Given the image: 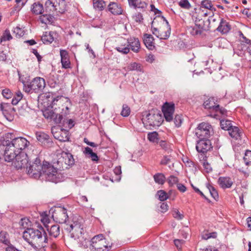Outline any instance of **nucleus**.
Listing matches in <instances>:
<instances>
[{"mask_svg":"<svg viewBox=\"0 0 251 251\" xmlns=\"http://www.w3.org/2000/svg\"><path fill=\"white\" fill-rule=\"evenodd\" d=\"M45 165L46 164H42L40 159L36 158L35 161L29 165L28 168L26 167L27 173L30 176L36 179L39 178L42 176Z\"/></svg>","mask_w":251,"mask_h":251,"instance_id":"5","label":"nucleus"},{"mask_svg":"<svg viewBox=\"0 0 251 251\" xmlns=\"http://www.w3.org/2000/svg\"><path fill=\"white\" fill-rule=\"evenodd\" d=\"M10 109V107L7 103H0V111L4 114L5 112Z\"/></svg>","mask_w":251,"mask_h":251,"instance_id":"60","label":"nucleus"},{"mask_svg":"<svg viewBox=\"0 0 251 251\" xmlns=\"http://www.w3.org/2000/svg\"><path fill=\"white\" fill-rule=\"evenodd\" d=\"M52 217L53 220L60 224L66 223L68 218L67 209L64 207H56L53 212Z\"/></svg>","mask_w":251,"mask_h":251,"instance_id":"10","label":"nucleus"},{"mask_svg":"<svg viewBox=\"0 0 251 251\" xmlns=\"http://www.w3.org/2000/svg\"><path fill=\"white\" fill-rule=\"evenodd\" d=\"M215 101V99L214 98H210L204 102L203 105L205 108L213 109L215 111H217V108H219V104H217Z\"/></svg>","mask_w":251,"mask_h":251,"instance_id":"25","label":"nucleus"},{"mask_svg":"<svg viewBox=\"0 0 251 251\" xmlns=\"http://www.w3.org/2000/svg\"><path fill=\"white\" fill-rule=\"evenodd\" d=\"M160 207L162 213L166 212L169 208V206L166 202H160Z\"/></svg>","mask_w":251,"mask_h":251,"instance_id":"64","label":"nucleus"},{"mask_svg":"<svg viewBox=\"0 0 251 251\" xmlns=\"http://www.w3.org/2000/svg\"><path fill=\"white\" fill-rule=\"evenodd\" d=\"M20 226L23 228H29L28 227L30 226L31 223L29 219L26 218H22L19 222Z\"/></svg>","mask_w":251,"mask_h":251,"instance_id":"42","label":"nucleus"},{"mask_svg":"<svg viewBox=\"0 0 251 251\" xmlns=\"http://www.w3.org/2000/svg\"><path fill=\"white\" fill-rule=\"evenodd\" d=\"M116 50L119 52L126 54L129 52L130 48L128 47L127 45L126 47L121 45L119 47H116Z\"/></svg>","mask_w":251,"mask_h":251,"instance_id":"49","label":"nucleus"},{"mask_svg":"<svg viewBox=\"0 0 251 251\" xmlns=\"http://www.w3.org/2000/svg\"><path fill=\"white\" fill-rule=\"evenodd\" d=\"M45 9L46 12L50 13L51 12L57 11L59 13L64 12V6H58V3H56L55 0H47L45 3Z\"/></svg>","mask_w":251,"mask_h":251,"instance_id":"12","label":"nucleus"},{"mask_svg":"<svg viewBox=\"0 0 251 251\" xmlns=\"http://www.w3.org/2000/svg\"><path fill=\"white\" fill-rule=\"evenodd\" d=\"M128 69L130 71H138L139 72H141L142 71V66L138 63L134 62L132 63H131L128 66Z\"/></svg>","mask_w":251,"mask_h":251,"instance_id":"45","label":"nucleus"},{"mask_svg":"<svg viewBox=\"0 0 251 251\" xmlns=\"http://www.w3.org/2000/svg\"><path fill=\"white\" fill-rule=\"evenodd\" d=\"M178 179L177 177L174 176H170L168 179L169 183L172 185L177 183L178 182Z\"/></svg>","mask_w":251,"mask_h":251,"instance_id":"61","label":"nucleus"},{"mask_svg":"<svg viewBox=\"0 0 251 251\" xmlns=\"http://www.w3.org/2000/svg\"><path fill=\"white\" fill-rule=\"evenodd\" d=\"M133 18L135 21L139 23H141L143 21V17L142 14L138 12L136 13L133 16Z\"/></svg>","mask_w":251,"mask_h":251,"instance_id":"58","label":"nucleus"},{"mask_svg":"<svg viewBox=\"0 0 251 251\" xmlns=\"http://www.w3.org/2000/svg\"><path fill=\"white\" fill-rule=\"evenodd\" d=\"M30 144V142L24 137L14 138L12 140H6L3 142L5 147L3 156L7 162H11L14 160L15 153L23 152Z\"/></svg>","mask_w":251,"mask_h":251,"instance_id":"1","label":"nucleus"},{"mask_svg":"<svg viewBox=\"0 0 251 251\" xmlns=\"http://www.w3.org/2000/svg\"><path fill=\"white\" fill-rule=\"evenodd\" d=\"M60 55L62 68L66 69L71 68V62L68 51L65 50H60Z\"/></svg>","mask_w":251,"mask_h":251,"instance_id":"18","label":"nucleus"},{"mask_svg":"<svg viewBox=\"0 0 251 251\" xmlns=\"http://www.w3.org/2000/svg\"><path fill=\"white\" fill-rule=\"evenodd\" d=\"M58 176L59 174L57 173L56 169L46 162L42 176L48 181L57 183L60 181Z\"/></svg>","mask_w":251,"mask_h":251,"instance_id":"6","label":"nucleus"},{"mask_svg":"<svg viewBox=\"0 0 251 251\" xmlns=\"http://www.w3.org/2000/svg\"><path fill=\"white\" fill-rule=\"evenodd\" d=\"M130 108L126 104H124L121 113V115L123 117H127L130 114Z\"/></svg>","mask_w":251,"mask_h":251,"instance_id":"51","label":"nucleus"},{"mask_svg":"<svg viewBox=\"0 0 251 251\" xmlns=\"http://www.w3.org/2000/svg\"><path fill=\"white\" fill-rule=\"evenodd\" d=\"M146 118L147 122L151 126H159L163 122V119L161 114L157 112L156 113H149L147 115Z\"/></svg>","mask_w":251,"mask_h":251,"instance_id":"11","label":"nucleus"},{"mask_svg":"<svg viewBox=\"0 0 251 251\" xmlns=\"http://www.w3.org/2000/svg\"><path fill=\"white\" fill-rule=\"evenodd\" d=\"M221 128L224 130H229L233 126L231 121L228 120L223 119L220 122Z\"/></svg>","mask_w":251,"mask_h":251,"instance_id":"38","label":"nucleus"},{"mask_svg":"<svg viewBox=\"0 0 251 251\" xmlns=\"http://www.w3.org/2000/svg\"><path fill=\"white\" fill-rule=\"evenodd\" d=\"M244 161L247 165L251 164V151H247L243 158Z\"/></svg>","mask_w":251,"mask_h":251,"instance_id":"48","label":"nucleus"},{"mask_svg":"<svg viewBox=\"0 0 251 251\" xmlns=\"http://www.w3.org/2000/svg\"><path fill=\"white\" fill-rule=\"evenodd\" d=\"M153 177L156 183L159 184H163L165 182V177L163 174L157 173L153 176Z\"/></svg>","mask_w":251,"mask_h":251,"instance_id":"39","label":"nucleus"},{"mask_svg":"<svg viewBox=\"0 0 251 251\" xmlns=\"http://www.w3.org/2000/svg\"><path fill=\"white\" fill-rule=\"evenodd\" d=\"M196 148L199 152H206L212 148L211 142L208 138L200 139L197 142Z\"/></svg>","mask_w":251,"mask_h":251,"instance_id":"13","label":"nucleus"},{"mask_svg":"<svg viewBox=\"0 0 251 251\" xmlns=\"http://www.w3.org/2000/svg\"><path fill=\"white\" fill-rule=\"evenodd\" d=\"M108 10L113 15H121L122 14L123 9L121 6L117 3L110 2L108 5Z\"/></svg>","mask_w":251,"mask_h":251,"instance_id":"22","label":"nucleus"},{"mask_svg":"<svg viewBox=\"0 0 251 251\" xmlns=\"http://www.w3.org/2000/svg\"><path fill=\"white\" fill-rule=\"evenodd\" d=\"M83 152L88 158H91L93 161H97L99 160L97 154L93 152L92 150L89 147H86Z\"/></svg>","mask_w":251,"mask_h":251,"instance_id":"30","label":"nucleus"},{"mask_svg":"<svg viewBox=\"0 0 251 251\" xmlns=\"http://www.w3.org/2000/svg\"><path fill=\"white\" fill-rule=\"evenodd\" d=\"M23 238L35 249L46 247L48 241L46 231L41 226H38L37 229L32 228L25 230Z\"/></svg>","mask_w":251,"mask_h":251,"instance_id":"2","label":"nucleus"},{"mask_svg":"<svg viewBox=\"0 0 251 251\" xmlns=\"http://www.w3.org/2000/svg\"><path fill=\"white\" fill-rule=\"evenodd\" d=\"M193 16L195 18V24H197L198 22L201 21L203 26H205L204 20L202 19V17H203V16H200L199 14L196 13V15H194Z\"/></svg>","mask_w":251,"mask_h":251,"instance_id":"62","label":"nucleus"},{"mask_svg":"<svg viewBox=\"0 0 251 251\" xmlns=\"http://www.w3.org/2000/svg\"><path fill=\"white\" fill-rule=\"evenodd\" d=\"M67 229L71 232L72 236L75 239H78L81 236L83 232V224L80 225H77L75 226H72L68 227H67Z\"/></svg>","mask_w":251,"mask_h":251,"instance_id":"19","label":"nucleus"},{"mask_svg":"<svg viewBox=\"0 0 251 251\" xmlns=\"http://www.w3.org/2000/svg\"><path fill=\"white\" fill-rule=\"evenodd\" d=\"M213 11L207 10L206 11L204 9L201 8H200L198 10L197 12H196V14H199L200 16H203L204 17H207L208 16H212L213 15Z\"/></svg>","mask_w":251,"mask_h":251,"instance_id":"43","label":"nucleus"},{"mask_svg":"<svg viewBox=\"0 0 251 251\" xmlns=\"http://www.w3.org/2000/svg\"><path fill=\"white\" fill-rule=\"evenodd\" d=\"M206 30V26H203L201 21L195 24L194 26H190L187 28L188 32L194 36L200 35L203 30Z\"/></svg>","mask_w":251,"mask_h":251,"instance_id":"17","label":"nucleus"},{"mask_svg":"<svg viewBox=\"0 0 251 251\" xmlns=\"http://www.w3.org/2000/svg\"><path fill=\"white\" fill-rule=\"evenodd\" d=\"M200 8L206 9L207 10H214L215 8L213 7L211 1L209 0H203L201 2V7Z\"/></svg>","mask_w":251,"mask_h":251,"instance_id":"34","label":"nucleus"},{"mask_svg":"<svg viewBox=\"0 0 251 251\" xmlns=\"http://www.w3.org/2000/svg\"><path fill=\"white\" fill-rule=\"evenodd\" d=\"M20 80L23 84V88L26 93H30L33 91L35 93L42 91L46 86L45 80L43 78L37 77L33 79L31 81L28 82L24 80L20 76Z\"/></svg>","mask_w":251,"mask_h":251,"instance_id":"3","label":"nucleus"},{"mask_svg":"<svg viewBox=\"0 0 251 251\" xmlns=\"http://www.w3.org/2000/svg\"><path fill=\"white\" fill-rule=\"evenodd\" d=\"M56 163L57 167L59 169L65 170L69 169L75 164V160L71 153L63 151L57 155Z\"/></svg>","mask_w":251,"mask_h":251,"instance_id":"4","label":"nucleus"},{"mask_svg":"<svg viewBox=\"0 0 251 251\" xmlns=\"http://www.w3.org/2000/svg\"><path fill=\"white\" fill-rule=\"evenodd\" d=\"M182 118L180 115H176L174 119V123L176 126L179 127L182 123Z\"/></svg>","mask_w":251,"mask_h":251,"instance_id":"59","label":"nucleus"},{"mask_svg":"<svg viewBox=\"0 0 251 251\" xmlns=\"http://www.w3.org/2000/svg\"><path fill=\"white\" fill-rule=\"evenodd\" d=\"M171 193L172 191H170L169 193L167 194L165 191L161 190L157 191V195L160 201H164L169 198L168 195H171Z\"/></svg>","mask_w":251,"mask_h":251,"instance_id":"37","label":"nucleus"},{"mask_svg":"<svg viewBox=\"0 0 251 251\" xmlns=\"http://www.w3.org/2000/svg\"><path fill=\"white\" fill-rule=\"evenodd\" d=\"M53 33L50 32L46 33L42 37V40L44 44H50L54 40Z\"/></svg>","mask_w":251,"mask_h":251,"instance_id":"33","label":"nucleus"},{"mask_svg":"<svg viewBox=\"0 0 251 251\" xmlns=\"http://www.w3.org/2000/svg\"><path fill=\"white\" fill-rule=\"evenodd\" d=\"M94 8L99 11H102L106 5L105 2L103 0H93Z\"/></svg>","mask_w":251,"mask_h":251,"instance_id":"32","label":"nucleus"},{"mask_svg":"<svg viewBox=\"0 0 251 251\" xmlns=\"http://www.w3.org/2000/svg\"><path fill=\"white\" fill-rule=\"evenodd\" d=\"M148 139L150 142H151L153 143H158L159 142V139L158 138V134L156 131L149 132L148 134Z\"/></svg>","mask_w":251,"mask_h":251,"instance_id":"35","label":"nucleus"},{"mask_svg":"<svg viewBox=\"0 0 251 251\" xmlns=\"http://www.w3.org/2000/svg\"><path fill=\"white\" fill-rule=\"evenodd\" d=\"M83 220L81 218L74 217L72 220V223L69 225L70 227L75 226H76L80 225L82 224Z\"/></svg>","mask_w":251,"mask_h":251,"instance_id":"52","label":"nucleus"},{"mask_svg":"<svg viewBox=\"0 0 251 251\" xmlns=\"http://www.w3.org/2000/svg\"><path fill=\"white\" fill-rule=\"evenodd\" d=\"M174 111V104H170L168 102H166L162 107V112L163 113L164 118L167 122L172 121Z\"/></svg>","mask_w":251,"mask_h":251,"instance_id":"14","label":"nucleus"},{"mask_svg":"<svg viewBox=\"0 0 251 251\" xmlns=\"http://www.w3.org/2000/svg\"><path fill=\"white\" fill-rule=\"evenodd\" d=\"M128 47L135 52H138L140 49V43L138 38H130L128 40Z\"/></svg>","mask_w":251,"mask_h":251,"instance_id":"23","label":"nucleus"},{"mask_svg":"<svg viewBox=\"0 0 251 251\" xmlns=\"http://www.w3.org/2000/svg\"><path fill=\"white\" fill-rule=\"evenodd\" d=\"M128 2L130 7L141 9L143 11H145L148 5L145 0H128Z\"/></svg>","mask_w":251,"mask_h":251,"instance_id":"20","label":"nucleus"},{"mask_svg":"<svg viewBox=\"0 0 251 251\" xmlns=\"http://www.w3.org/2000/svg\"><path fill=\"white\" fill-rule=\"evenodd\" d=\"M46 227L51 237L56 238L60 234V227L58 225H53L50 227L46 226Z\"/></svg>","mask_w":251,"mask_h":251,"instance_id":"27","label":"nucleus"},{"mask_svg":"<svg viewBox=\"0 0 251 251\" xmlns=\"http://www.w3.org/2000/svg\"><path fill=\"white\" fill-rule=\"evenodd\" d=\"M23 95L20 91H18L12 100V104L16 105L23 98Z\"/></svg>","mask_w":251,"mask_h":251,"instance_id":"40","label":"nucleus"},{"mask_svg":"<svg viewBox=\"0 0 251 251\" xmlns=\"http://www.w3.org/2000/svg\"><path fill=\"white\" fill-rule=\"evenodd\" d=\"M207 187L211 196L216 200L218 199L219 198V195L215 188L210 184H208Z\"/></svg>","mask_w":251,"mask_h":251,"instance_id":"47","label":"nucleus"},{"mask_svg":"<svg viewBox=\"0 0 251 251\" xmlns=\"http://www.w3.org/2000/svg\"><path fill=\"white\" fill-rule=\"evenodd\" d=\"M13 163L14 166L18 169L27 167L28 158L25 152H19L15 153Z\"/></svg>","mask_w":251,"mask_h":251,"instance_id":"9","label":"nucleus"},{"mask_svg":"<svg viewBox=\"0 0 251 251\" xmlns=\"http://www.w3.org/2000/svg\"><path fill=\"white\" fill-rule=\"evenodd\" d=\"M162 19L165 23L163 26L160 27L159 39L166 40L170 37L171 34V26L169 24V22L164 17L162 16Z\"/></svg>","mask_w":251,"mask_h":251,"instance_id":"15","label":"nucleus"},{"mask_svg":"<svg viewBox=\"0 0 251 251\" xmlns=\"http://www.w3.org/2000/svg\"><path fill=\"white\" fill-rule=\"evenodd\" d=\"M91 250L93 251H108L105 239L102 234L95 236L90 241Z\"/></svg>","mask_w":251,"mask_h":251,"instance_id":"7","label":"nucleus"},{"mask_svg":"<svg viewBox=\"0 0 251 251\" xmlns=\"http://www.w3.org/2000/svg\"><path fill=\"white\" fill-rule=\"evenodd\" d=\"M218 184L223 189L229 188L233 184V181L229 177L221 176L218 180Z\"/></svg>","mask_w":251,"mask_h":251,"instance_id":"21","label":"nucleus"},{"mask_svg":"<svg viewBox=\"0 0 251 251\" xmlns=\"http://www.w3.org/2000/svg\"><path fill=\"white\" fill-rule=\"evenodd\" d=\"M154 39L151 35L145 34L144 35V43L146 47L151 50H152L155 46L153 42Z\"/></svg>","mask_w":251,"mask_h":251,"instance_id":"24","label":"nucleus"},{"mask_svg":"<svg viewBox=\"0 0 251 251\" xmlns=\"http://www.w3.org/2000/svg\"><path fill=\"white\" fill-rule=\"evenodd\" d=\"M12 39V36L10 33V31L8 30H6L0 39V41L2 42V41H5L10 40Z\"/></svg>","mask_w":251,"mask_h":251,"instance_id":"54","label":"nucleus"},{"mask_svg":"<svg viewBox=\"0 0 251 251\" xmlns=\"http://www.w3.org/2000/svg\"><path fill=\"white\" fill-rule=\"evenodd\" d=\"M213 11L207 10L206 11L204 9L201 8H200L198 10L197 12H196V14H199L200 16H203L204 17H207L208 16H212L213 15Z\"/></svg>","mask_w":251,"mask_h":251,"instance_id":"44","label":"nucleus"},{"mask_svg":"<svg viewBox=\"0 0 251 251\" xmlns=\"http://www.w3.org/2000/svg\"><path fill=\"white\" fill-rule=\"evenodd\" d=\"M182 160L186 166L189 167H193L194 166V162L190 160L187 157H183Z\"/></svg>","mask_w":251,"mask_h":251,"instance_id":"56","label":"nucleus"},{"mask_svg":"<svg viewBox=\"0 0 251 251\" xmlns=\"http://www.w3.org/2000/svg\"><path fill=\"white\" fill-rule=\"evenodd\" d=\"M13 34L15 35L17 38H20L24 35L25 33L22 28L17 26L13 29Z\"/></svg>","mask_w":251,"mask_h":251,"instance_id":"50","label":"nucleus"},{"mask_svg":"<svg viewBox=\"0 0 251 251\" xmlns=\"http://www.w3.org/2000/svg\"><path fill=\"white\" fill-rule=\"evenodd\" d=\"M159 146L163 149L165 151H168V153H171L173 150L171 149V146L167 143L165 141L161 140L158 142Z\"/></svg>","mask_w":251,"mask_h":251,"instance_id":"41","label":"nucleus"},{"mask_svg":"<svg viewBox=\"0 0 251 251\" xmlns=\"http://www.w3.org/2000/svg\"><path fill=\"white\" fill-rule=\"evenodd\" d=\"M53 16L49 13L40 15L39 20L41 23L47 25L52 24L53 22Z\"/></svg>","mask_w":251,"mask_h":251,"instance_id":"28","label":"nucleus"},{"mask_svg":"<svg viewBox=\"0 0 251 251\" xmlns=\"http://www.w3.org/2000/svg\"><path fill=\"white\" fill-rule=\"evenodd\" d=\"M0 242L6 245H9L10 242L9 240V235L5 231H1L0 232Z\"/></svg>","mask_w":251,"mask_h":251,"instance_id":"36","label":"nucleus"},{"mask_svg":"<svg viewBox=\"0 0 251 251\" xmlns=\"http://www.w3.org/2000/svg\"><path fill=\"white\" fill-rule=\"evenodd\" d=\"M172 159L173 156L171 154L169 155H164L160 162V164L162 165H167L171 161Z\"/></svg>","mask_w":251,"mask_h":251,"instance_id":"53","label":"nucleus"},{"mask_svg":"<svg viewBox=\"0 0 251 251\" xmlns=\"http://www.w3.org/2000/svg\"><path fill=\"white\" fill-rule=\"evenodd\" d=\"M228 133L231 137L236 140H238L240 138L241 132L239 128L237 126H233L231 128H229Z\"/></svg>","mask_w":251,"mask_h":251,"instance_id":"31","label":"nucleus"},{"mask_svg":"<svg viewBox=\"0 0 251 251\" xmlns=\"http://www.w3.org/2000/svg\"><path fill=\"white\" fill-rule=\"evenodd\" d=\"M2 95L4 98L8 99L12 96V93L10 89L6 88L2 91Z\"/></svg>","mask_w":251,"mask_h":251,"instance_id":"55","label":"nucleus"},{"mask_svg":"<svg viewBox=\"0 0 251 251\" xmlns=\"http://www.w3.org/2000/svg\"><path fill=\"white\" fill-rule=\"evenodd\" d=\"M230 29V25L226 20L223 19L221 20L219 25L217 28V30L223 33H227Z\"/></svg>","mask_w":251,"mask_h":251,"instance_id":"26","label":"nucleus"},{"mask_svg":"<svg viewBox=\"0 0 251 251\" xmlns=\"http://www.w3.org/2000/svg\"><path fill=\"white\" fill-rule=\"evenodd\" d=\"M178 5L181 8L186 10H189L191 7V5L188 0H180Z\"/></svg>","mask_w":251,"mask_h":251,"instance_id":"46","label":"nucleus"},{"mask_svg":"<svg viewBox=\"0 0 251 251\" xmlns=\"http://www.w3.org/2000/svg\"><path fill=\"white\" fill-rule=\"evenodd\" d=\"M216 233L215 232H211V233H208L205 232L203 233L202 234V238L204 240H207L210 238H216Z\"/></svg>","mask_w":251,"mask_h":251,"instance_id":"57","label":"nucleus"},{"mask_svg":"<svg viewBox=\"0 0 251 251\" xmlns=\"http://www.w3.org/2000/svg\"><path fill=\"white\" fill-rule=\"evenodd\" d=\"M32 12L35 15H41L44 11L43 4L39 2H35L32 5Z\"/></svg>","mask_w":251,"mask_h":251,"instance_id":"29","label":"nucleus"},{"mask_svg":"<svg viewBox=\"0 0 251 251\" xmlns=\"http://www.w3.org/2000/svg\"><path fill=\"white\" fill-rule=\"evenodd\" d=\"M44 116L47 119H54L55 114L53 112L51 111H46L44 113Z\"/></svg>","mask_w":251,"mask_h":251,"instance_id":"63","label":"nucleus"},{"mask_svg":"<svg viewBox=\"0 0 251 251\" xmlns=\"http://www.w3.org/2000/svg\"><path fill=\"white\" fill-rule=\"evenodd\" d=\"M213 132L212 126L208 123H202L199 124L196 129V135L200 139L208 138Z\"/></svg>","mask_w":251,"mask_h":251,"instance_id":"8","label":"nucleus"},{"mask_svg":"<svg viewBox=\"0 0 251 251\" xmlns=\"http://www.w3.org/2000/svg\"><path fill=\"white\" fill-rule=\"evenodd\" d=\"M36 137L37 140L46 147H50L52 144L49 136L44 132H36Z\"/></svg>","mask_w":251,"mask_h":251,"instance_id":"16","label":"nucleus"}]
</instances>
